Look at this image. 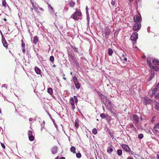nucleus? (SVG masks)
<instances>
[{
  "label": "nucleus",
  "mask_w": 159,
  "mask_h": 159,
  "mask_svg": "<svg viewBox=\"0 0 159 159\" xmlns=\"http://www.w3.org/2000/svg\"><path fill=\"white\" fill-rule=\"evenodd\" d=\"M73 82L74 83V84L75 83L78 82L77 81V77L76 76H74L73 77Z\"/></svg>",
  "instance_id": "nucleus-45"
},
{
  "label": "nucleus",
  "mask_w": 159,
  "mask_h": 159,
  "mask_svg": "<svg viewBox=\"0 0 159 159\" xmlns=\"http://www.w3.org/2000/svg\"><path fill=\"white\" fill-rule=\"evenodd\" d=\"M130 126L131 128H133L134 127V125L133 124H131L130 125Z\"/></svg>",
  "instance_id": "nucleus-54"
},
{
  "label": "nucleus",
  "mask_w": 159,
  "mask_h": 159,
  "mask_svg": "<svg viewBox=\"0 0 159 159\" xmlns=\"http://www.w3.org/2000/svg\"><path fill=\"white\" fill-rule=\"evenodd\" d=\"M122 148L126 152H130L131 150L128 146L125 144H122L121 145Z\"/></svg>",
  "instance_id": "nucleus-7"
},
{
  "label": "nucleus",
  "mask_w": 159,
  "mask_h": 159,
  "mask_svg": "<svg viewBox=\"0 0 159 159\" xmlns=\"http://www.w3.org/2000/svg\"><path fill=\"white\" fill-rule=\"evenodd\" d=\"M127 159H134V158L131 157H128Z\"/></svg>",
  "instance_id": "nucleus-55"
},
{
  "label": "nucleus",
  "mask_w": 159,
  "mask_h": 159,
  "mask_svg": "<svg viewBox=\"0 0 159 159\" xmlns=\"http://www.w3.org/2000/svg\"><path fill=\"white\" fill-rule=\"evenodd\" d=\"M70 18H73L75 20H78L79 19H82L81 13L79 11H76L75 13L72 14Z\"/></svg>",
  "instance_id": "nucleus-1"
},
{
  "label": "nucleus",
  "mask_w": 159,
  "mask_h": 159,
  "mask_svg": "<svg viewBox=\"0 0 159 159\" xmlns=\"http://www.w3.org/2000/svg\"><path fill=\"white\" fill-rule=\"evenodd\" d=\"M48 7L49 10L51 14H52L54 13V11L53 10V7L49 4H48Z\"/></svg>",
  "instance_id": "nucleus-14"
},
{
  "label": "nucleus",
  "mask_w": 159,
  "mask_h": 159,
  "mask_svg": "<svg viewBox=\"0 0 159 159\" xmlns=\"http://www.w3.org/2000/svg\"><path fill=\"white\" fill-rule=\"evenodd\" d=\"M38 9H39V10L43 11H44V10L42 7H39Z\"/></svg>",
  "instance_id": "nucleus-56"
},
{
  "label": "nucleus",
  "mask_w": 159,
  "mask_h": 159,
  "mask_svg": "<svg viewBox=\"0 0 159 159\" xmlns=\"http://www.w3.org/2000/svg\"><path fill=\"white\" fill-rule=\"evenodd\" d=\"M38 38L37 36H35L34 37L33 42L34 44H36L38 42Z\"/></svg>",
  "instance_id": "nucleus-19"
},
{
  "label": "nucleus",
  "mask_w": 159,
  "mask_h": 159,
  "mask_svg": "<svg viewBox=\"0 0 159 159\" xmlns=\"http://www.w3.org/2000/svg\"><path fill=\"white\" fill-rule=\"evenodd\" d=\"M141 18L139 16H136L134 18V22L137 23H139V22L141 21Z\"/></svg>",
  "instance_id": "nucleus-12"
},
{
  "label": "nucleus",
  "mask_w": 159,
  "mask_h": 159,
  "mask_svg": "<svg viewBox=\"0 0 159 159\" xmlns=\"http://www.w3.org/2000/svg\"><path fill=\"white\" fill-rule=\"evenodd\" d=\"M54 124L55 125V127L57 128V125L56 124V123H55V122H54Z\"/></svg>",
  "instance_id": "nucleus-59"
},
{
  "label": "nucleus",
  "mask_w": 159,
  "mask_h": 159,
  "mask_svg": "<svg viewBox=\"0 0 159 159\" xmlns=\"http://www.w3.org/2000/svg\"><path fill=\"white\" fill-rule=\"evenodd\" d=\"M57 148L56 146H54L53 147L51 150V151L52 152V153L53 154H56L57 152Z\"/></svg>",
  "instance_id": "nucleus-16"
},
{
  "label": "nucleus",
  "mask_w": 159,
  "mask_h": 159,
  "mask_svg": "<svg viewBox=\"0 0 159 159\" xmlns=\"http://www.w3.org/2000/svg\"><path fill=\"white\" fill-rule=\"evenodd\" d=\"M155 109L159 111V103H157L155 107Z\"/></svg>",
  "instance_id": "nucleus-43"
},
{
  "label": "nucleus",
  "mask_w": 159,
  "mask_h": 159,
  "mask_svg": "<svg viewBox=\"0 0 159 159\" xmlns=\"http://www.w3.org/2000/svg\"><path fill=\"white\" fill-rule=\"evenodd\" d=\"M157 93L155 95V98L157 99H159V92L158 90H157V92H156L155 93Z\"/></svg>",
  "instance_id": "nucleus-31"
},
{
  "label": "nucleus",
  "mask_w": 159,
  "mask_h": 159,
  "mask_svg": "<svg viewBox=\"0 0 159 159\" xmlns=\"http://www.w3.org/2000/svg\"><path fill=\"white\" fill-rule=\"evenodd\" d=\"M113 149L111 148V147H107V152L108 153L111 154L112 152H113Z\"/></svg>",
  "instance_id": "nucleus-18"
},
{
  "label": "nucleus",
  "mask_w": 159,
  "mask_h": 159,
  "mask_svg": "<svg viewBox=\"0 0 159 159\" xmlns=\"http://www.w3.org/2000/svg\"><path fill=\"white\" fill-rule=\"evenodd\" d=\"M70 151L72 152L73 153H76L75 148L74 146L71 147L70 149Z\"/></svg>",
  "instance_id": "nucleus-25"
},
{
  "label": "nucleus",
  "mask_w": 159,
  "mask_h": 159,
  "mask_svg": "<svg viewBox=\"0 0 159 159\" xmlns=\"http://www.w3.org/2000/svg\"><path fill=\"white\" fill-rule=\"evenodd\" d=\"M29 120L30 121H31L32 120V119L31 118H30L29 119Z\"/></svg>",
  "instance_id": "nucleus-61"
},
{
  "label": "nucleus",
  "mask_w": 159,
  "mask_h": 159,
  "mask_svg": "<svg viewBox=\"0 0 159 159\" xmlns=\"http://www.w3.org/2000/svg\"><path fill=\"white\" fill-rule=\"evenodd\" d=\"M32 4L34 9L36 11H38V10L39 6L37 5L36 3H34L33 2H32Z\"/></svg>",
  "instance_id": "nucleus-15"
},
{
  "label": "nucleus",
  "mask_w": 159,
  "mask_h": 159,
  "mask_svg": "<svg viewBox=\"0 0 159 159\" xmlns=\"http://www.w3.org/2000/svg\"><path fill=\"white\" fill-rule=\"evenodd\" d=\"M108 34H109V33H108V32H105V35H107Z\"/></svg>",
  "instance_id": "nucleus-63"
},
{
  "label": "nucleus",
  "mask_w": 159,
  "mask_h": 159,
  "mask_svg": "<svg viewBox=\"0 0 159 159\" xmlns=\"http://www.w3.org/2000/svg\"><path fill=\"white\" fill-rule=\"evenodd\" d=\"M133 27L134 30L138 31L140 29L141 24L139 23H136L134 25Z\"/></svg>",
  "instance_id": "nucleus-6"
},
{
  "label": "nucleus",
  "mask_w": 159,
  "mask_h": 159,
  "mask_svg": "<svg viewBox=\"0 0 159 159\" xmlns=\"http://www.w3.org/2000/svg\"><path fill=\"white\" fill-rule=\"evenodd\" d=\"M92 133L94 134H96L97 133V129L96 128H94L92 130Z\"/></svg>",
  "instance_id": "nucleus-32"
},
{
  "label": "nucleus",
  "mask_w": 159,
  "mask_h": 159,
  "mask_svg": "<svg viewBox=\"0 0 159 159\" xmlns=\"http://www.w3.org/2000/svg\"><path fill=\"white\" fill-rule=\"evenodd\" d=\"M2 87L5 88L6 89H7V85L5 84H3L2 85Z\"/></svg>",
  "instance_id": "nucleus-49"
},
{
  "label": "nucleus",
  "mask_w": 159,
  "mask_h": 159,
  "mask_svg": "<svg viewBox=\"0 0 159 159\" xmlns=\"http://www.w3.org/2000/svg\"><path fill=\"white\" fill-rule=\"evenodd\" d=\"M45 124V121L43 120V124H41V130L42 131L43 130V129L44 128V125Z\"/></svg>",
  "instance_id": "nucleus-37"
},
{
  "label": "nucleus",
  "mask_w": 159,
  "mask_h": 159,
  "mask_svg": "<svg viewBox=\"0 0 159 159\" xmlns=\"http://www.w3.org/2000/svg\"><path fill=\"white\" fill-rule=\"evenodd\" d=\"M154 72L153 70L152 71V70H151V75L150 76V77L151 78L150 80H151V79H152V77H154Z\"/></svg>",
  "instance_id": "nucleus-39"
},
{
  "label": "nucleus",
  "mask_w": 159,
  "mask_h": 159,
  "mask_svg": "<svg viewBox=\"0 0 159 159\" xmlns=\"http://www.w3.org/2000/svg\"><path fill=\"white\" fill-rule=\"evenodd\" d=\"M152 63L154 65H159V60L158 59H154L152 60Z\"/></svg>",
  "instance_id": "nucleus-17"
},
{
  "label": "nucleus",
  "mask_w": 159,
  "mask_h": 159,
  "mask_svg": "<svg viewBox=\"0 0 159 159\" xmlns=\"http://www.w3.org/2000/svg\"><path fill=\"white\" fill-rule=\"evenodd\" d=\"M147 64L149 65L150 67H151V66H152V65L151 62L148 60H147Z\"/></svg>",
  "instance_id": "nucleus-47"
},
{
  "label": "nucleus",
  "mask_w": 159,
  "mask_h": 159,
  "mask_svg": "<svg viewBox=\"0 0 159 159\" xmlns=\"http://www.w3.org/2000/svg\"><path fill=\"white\" fill-rule=\"evenodd\" d=\"M113 51L111 49L109 48L108 50V54L109 56H111L113 53Z\"/></svg>",
  "instance_id": "nucleus-34"
},
{
  "label": "nucleus",
  "mask_w": 159,
  "mask_h": 159,
  "mask_svg": "<svg viewBox=\"0 0 159 159\" xmlns=\"http://www.w3.org/2000/svg\"><path fill=\"white\" fill-rule=\"evenodd\" d=\"M69 102L71 105V109L74 110L75 109V106L74 104V100L73 98H70Z\"/></svg>",
  "instance_id": "nucleus-8"
},
{
  "label": "nucleus",
  "mask_w": 159,
  "mask_h": 159,
  "mask_svg": "<svg viewBox=\"0 0 159 159\" xmlns=\"http://www.w3.org/2000/svg\"><path fill=\"white\" fill-rule=\"evenodd\" d=\"M49 115L50 116V118L51 119V120H52V122H53V123H54V122H55V120L54 119H52V118L51 117V116L50 114H49Z\"/></svg>",
  "instance_id": "nucleus-51"
},
{
  "label": "nucleus",
  "mask_w": 159,
  "mask_h": 159,
  "mask_svg": "<svg viewBox=\"0 0 159 159\" xmlns=\"http://www.w3.org/2000/svg\"><path fill=\"white\" fill-rule=\"evenodd\" d=\"M48 92L50 94H52L53 93L52 89V88H49L48 89Z\"/></svg>",
  "instance_id": "nucleus-28"
},
{
  "label": "nucleus",
  "mask_w": 159,
  "mask_h": 159,
  "mask_svg": "<svg viewBox=\"0 0 159 159\" xmlns=\"http://www.w3.org/2000/svg\"><path fill=\"white\" fill-rule=\"evenodd\" d=\"M86 14H88V13H89V12H88V7L87 6H86Z\"/></svg>",
  "instance_id": "nucleus-52"
},
{
  "label": "nucleus",
  "mask_w": 159,
  "mask_h": 159,
  "mask_svg": "<svg viewBox=\"0 0 159 159\" xmlns=\"http://www.w3.org/2000/svg\"><path fill=\"white\" fill-rule=\"evenodd\" d=\"M3 96V98H4V100L5 101L6 100V101H8V100H7V99L6 98L5 96Z\"/></svg>",
  "instance_id": "nucleus-57"
},
{
  "label": "nucleus",
  "mask_w": 159,
  "mask_h": 159,
  "mask_svg": "<svg viewBox=\"0 0 159 159\" xmlns=\"http://www.w3.org/2000/svg\"><path fill=\"white\" fill-rule=\"evenodd\" d=\"M100 97L101 99L102 100V102L105 104V106L107 107L108 108V105H107V103H105V102H106L107 100V98L106 96H104L102 94H101L100 95Z\"/></svg>",
  "instance_id": "nucleus-4"
},
{
  "label": "nucleus",
  "mask_w": 159,
  "mask_h": 159,
  "mask_svg": "<svg viewBox=\"0 0 159 159\" xmlns=\"http://www.w3.org/2000/svg\"><path fill=\"white\" fill-rule=\"evenodd\" d=\"M86 17H87V21H88L87 23L88 24H89V13H88V14H86Z\"/></svg>",
  "instance_id": "nucleus-42"
},
{
  "label": "nucleus",
  "mask_w": 159,
  "mask_h": 159,
  "mask_svg": "<svg viewBox=\"0 0 159 159\" xmlns=\"http://www.w3.org/2000/svg\"><path fill=\"white\" fill-rule=\"evenodd\" d=\"M81 156V154L80 153H77L76 154V157L77 158H79Z\"/></svg>",
  "instance_id": "nucleus-46"
},
{
  "label": "nucleus",
  "mask_w": 159,
  "mask_h": 159,
  "mask_svg": "<svg viewBox=\"0 0 159 159\" xmlns=\"http://www.w3.org/2000/svg\"><path fill=\"white\" fill-rule=\"evenodd\" d=\"M72 62L74 63L77 67H79V63L78 61H77L76 58Z\"/></svg>",
  "instance_id": "nucleus-22"
},
{
  "label": "nucleus",
  "mask_w": 159,
  "mask_h": 159,
  "mask_svg": "<svg viewBox=\"0 0 159 159\" xmlns=\"http://www.w3.org/2000/svg\"><path fill=\"white\" fill-rule=\"evenodd\" d=\"M35 70L36 72L38 74H40L41 70L40 69L37 67H35Z\"/></svg>",
  "instance_id": "nucleus-21"
},
{
  "label": "nucleus",
  "mask_w": 159,
  "mask_h": 159,
  "mask_svg": "<svg viewBox=\"0 0 159 159\" xmlns=\"http://www.w3.org/2000/svg\"><path fill=\"white\" fill-rule=\"evenodd\" d=\"M107 103V105H108V108H109V107L108 105H111V102L108 99H107V100L106 102H105V103Z\"/></svg>",
  "instance_id": "nucleus-33"
},
{
  "label": "nucleus",
  "mask_w": 159,
  "mask_h": 159,
  "mask_svg": "<svg viewBox=\"0 0 159 159\" xmlns=\"http://www.w3.org/2000/svg\"><path fill=\"white\" fill-rule=\"evenodd\" d=\"M132 121L135 125H137L139 122V118L138 116L136 115H134L133 116Z\"/></svg>",
  "instance_id": "nucleus-3"
},
{
  "label": "nucleus",
  "mask_w": 159,
  "mask_h": 159,
  "mask_svg": "<svg viewBox=\"0 0 159 159\" xmlns=\"http://www.w3.org/2000/svg\"><path fill=\"white\" fill-rule=\"evenodd\" d=\"M130 38L131 40L136 41L138 39V34L136 32L133 33Z\"/></svg>",
  "instance_id": "nucleus-5"
},
{
  "label": "nucleus",
  "mask_w": 159,
  "mask_h": 159,
  "mask_svg": "<svg viewBox=\"0 0 159 159\" xmlns=\"http://www.w3.org/2000/svg\"><path fill=\"white\" fill-rule=\"evenodd\" d=\"M71 48L73 49L74 52H76L77 53H80V49L79 48H76L75 45L70 44V45Z\"/></svg>",
  "instance_id": "nucleus-10"
},
{
  "label": "nucleus",
  "mask_w": 159,
  "mask_h": 159,
  "mask_svg": "<svg viewBox=\"0 0 159 159\" xmlns=\"http://www.w3.org/2000/svg\"><path fill=\"white\" fill-rule=\"evenodd\" d=\"M22 52L23 53H25V48H23Z\"/></svg>",
  "instance_id": "nucleus-53"
},
{
  "label": "nucleus",
  "mask_w": 159,
  "mask_h": 159,
  "mask_svg": "<svg viewBox=\"0 0 159 159\" xmlns=\"http://www.w3.org/2000/svg\"><path fill=\"white\" fill-rule=\"evenodd\" d=\"M49 60L51 62H52V63H53L54 60V57L52 56H51L50 57Z\"/></svg>",
  "instance_id": "nucleus-35"
},
{
  "label": "nucleus",
  "mask_w": 159,
  "mask_h": 159,
  "mask_svg": "<svg viewBox=\"0 0 159 159\" xmlns=\"http://www.w3.org/2000/svg\"><path fill=\"white\" fill-rule=\"evenodd\" d=\"M2 5L5 7H7V6L8 5L6 3V2L5 0H2Z\"/></svg>",
  "instance_id": "nucleus-29"
},
{
  "label": "nucleus",
  "mask_w": 159,
  "mask_h": 159,
  "mask_svg": "<svg viewBox=\"0 0 159 159\" xmlns=\"http://www.w3.org/2000/svg\"><path fill=\"white\" fill-rule=\"evenodd\" d=\"M75 4V2H73L72 1H70L69 3V4L70 6L71 7H74Z\"/></svg>",
  "instance_id": "nucleus-30"
},
{
  "label": "nucleus",
  "mask_w": 159,
  "mask_h": 159,
  "mask_svg": "<svg viewBox=\"0 0 159 159\" xmlns=\"http://www.w3.org/2000/svg\"><path fill=\"white\" fill-rule=\"evenodd\" d=\"M29 139L30 141H33L34 139V137L33 135L29 136Z\"/></svg>",
  "instance_id": "nucleus-36"
},
{
  "label": "nucleus",
  "mask_w": 159,
  "mask_h": 159,
  "mask_svg": "<svg viewBox=\"0 0 159 159\" xmlns=\"http://www.w3.org/2000/svg\"><path fill=\"white\" fill-rule=\"evenodd\" d=\"M130 153L132 155H133L134 154V152L131 150Z\"/></svg>",
  "instance_id": "nucleus-58"
},
{
  "label": "nucleus",
  "mask_w": 159,
  "mask_h": 159,
  "mask_svg": "<svg viewBox=\"0 0 159 159\" xmlns=\"http://www.w3.org/2000/svg\"><path fill=\"white\" fill-rule=\"evenodd\" d=\"M60 159H65V158L64 157H61Z\"/></svg>",
  "instance_id": "nucleus-64"
},
{
  "label": "nucleus",
  "mask_w": 159,
  "mask_h": 159,
  "mask_svg": "<svg viewBox=\"0 0 159 159\" xmlns=\"http://www.w3.org/2000/svg\"><path fill=\"white\" fill-rule=\"evenodd\" d=\"M143 102L145 104L147 105L148 104L152 103L153 102V100L148 98H144Z\"/></svg>",
  "instance_id": "nucleus-9"
},
{
  "label": "nucleus",
  "mask_w": 159,
  "mask_h": 159,
  "mask_svg": "<svg viewBox=\"0 0 159 159\" xmlns=\"http://www.w3.org/2000/svg\"><path fill=\"white\" fill-rule=\"evenodd\" d=\"M28 135L29 136L33 135V132L32 131L29 130L28 131Z\"/></svg>",
  "instance_id": "nucleus-44"
},
{
  "label": "nucleus",
  "mask_w": 159,
  "mask_h": 159,
  "mask_svg": "<svg viewBox=\"0 0 159 159\" xmlns=\"http://www.w3.org/2000/svg\"><path fill=\"white\" fill-rule=\"evenodd\" d=\"M79 120H76L75 122V126L76 128H78L79 126Z\"/></svg>",
  "instance_id": "nucleus-24"
},
{
  "label": "nucleus",
  "mask_w": 159,
  "mask_h": 159,
  "mask_svg": "<svg viewBox=\"0 0 159 159\" xmlns=\"http://www.w3.org/2000/svg\"><path fill=\"white\" fill-rule=\"evenodd\" d=\"M22 42V46L23 48H25V44L23 42L22 40H21Z\"/></svg>",
  "instance_id": "nucleus-48"
},
{
  "label": "nucleus",
  "mask_w": 159,
  "mask_h": 159,
  "mask_svg": "<svg viewBox=\"0 0 159 159\" xmlns=\"http://www.w3.org/2000/svg\"><path fill=\"white\" fill-rule=\"evenodd\" d=\"M127 60V58H125L124 59V61H126Z\"/></svg>",
  "instance_id": "nucleus-62"
},
{
  "label": "nucleus",
  "mask_w": 159,
  "mask_h": 159,
  "mask_svg": "<svg viewBox=\"0 0 159 159\" xmlns=\"http://www.w3.org/2000/svg\"><path fill=\"white\" fill-rule=\"evenodd\" d=\"M157 90L159 92V82L158 84L155 86L152 90L149 91V94L150 96L152 97L153 95L157 92Z\"/></svg>",
  "instance_id": "nucleus-2"
},
{
  "label": "nucleus",
  "mask_w": 159,
  "mask_h": 159,
  "mask_svg": "<svg viewBox=\"0 0 159 159\" xmlns=\"http://www.w3.org/2000/svg\"><path fill=\"white\" fill-rule=\"evenodd\" d=\"M100 116L102 119H104L106 117V116L104 113L101 114L100 115Z\"/></svg>",
  "instance_id": "nucleus-38"
},
{
  "label": "nucleus",
  "mask_w": 159,
  "mask_h": 159,
  "mask_svg": "<svg viewBox=\"0 0 159 159\" xmlns=\"http://www.w3.org/2000/svg\"><path fill=\"white\" fill-rule=\"evenodd\" d=\"M143 137V135L142 134H139L138 135V138L140 139H142Z\"/></svg>",
  "instance_id": "nucleus-41"
},
{
  "label": "nucleus",
  "mask_w": 159,
  "mask_h": 159,
  "mask_svg": "<svg viewBox=\"0 0 159 159\" xmlns=\"http://www.w3.org/2000/svg\"><path fill=\"white\" fill-rule=\"evenodd\" d=\"M68 57L69 61L72 62L76 58L74 55L69 54Z\"/></svg>",
  "instance_id": "nucleus-13"
},
{
  "label": "nucleus",
  "mask_w": 159,
  "mask_h": 159,
  "mask_svg": "<svg viewBox=\"0 0 159 159\" xmlns=\"http://www.w3.org/2000/svg\"><path fill=\"white\" fill-rule=\"evenodd\" d=\"M157 159H159V155L157 154Z\"/></svg>",
  "instance_id": "nucleus-60"
},
{
  "label": "nucleus",
  "mask_w": 159,
  "mask_h": 159,
  "mask_svg": "<svg viewBox=\"0 0 159 159\" xmlns=\"http://www.w3.org/2000/svg\"><path fill=\"white\" fill-rule=\"evenodd\" d=\"M159 129V123H157L155 125L154 127V130L157 132H158V131L157 129Z\"/></svg>",
  "instance_id": "nucleus-20"
},
{
  "label": "nucleus",
  "mask_w": 159,
  "mask_h": 159,
  "mask_svg": "<svg viewBox=\"0 0 159 159\" xmlns=\"http://www.w3.org/2000/svg\"><path fill=\"white\" fill-rule=\"evenodd\" d=\"M1 146H2V148L3 149L5 148V145H4V144H3V143H1Z\"/></svg>",
  "instance_id": "nucleus-50"
},
{
  "label": "nucleus",
  "mask_w": 159,
  "mask_h": 159,
  "mask_svg": "<svg viewBox=\"0 0 159 159\" xmlns=\"http://www.w3.org/2000/svg\"><path fill=\"white\" fill-rule=\"evenodd\" d=\"M117 154L119 156H121L122 154V151L120 149H118L116 151Z\"/></svg>",
  "instance_id": "nucleus-23"
},
{
  "label": "nucleus",
  "mask_w": 159,
  "mask_h": 159,
  "mask_svg": "<svg viewBox=\"0 0 159 159\" xmlns=\"http://www.w3.org/2000/svg\"><path fill=\"white\" fill-rule=\"evenodd\" d=\"M73 99H74V100H75V103L76 104H77V103L78 101L77 97L76 96H74V98Z\"/></svg>",
  "instance_id": "nucleus-40"
},
{
  "label": "nucleus",
  "mask_w": 159,
  "mask_h": 159,
  "mask_svg": "<svg viewBox=\"0 0 159 159\" xmlns=\"http://www.w3.org/2000/svg\"><path fill=\"white\" fill-rule=\"evenodd\" d=\"M2 36V44H3V46L5 47L6 48H7L8 47V45L5 39V38L3 37L2 34V32H1Z\"/></svg>",
  "instance_id": "nucleus-11"
},
{
  "label": "nucleus",
  "mask_w": 159,
  "mask_h": 159,
  "mask_svg": "<svg viewBox=\"0 0 159 159\" xmlns=\"http://www.w3.org/2000/svg\"><path fill=\"white\" fill-rule=\"evenodd\" d=\"M111 3L113 7L115 8L117 6L116 5V2L115 1L112 0Z\"/></svg>",
  "instance_id": "nucleus-27"
},
{
  "label": "nucleus",
  "mask_w": 159,
  "mask_h": 159,
  "mask_svg": "<svg viewBox=\"0 0 159 159\" xmlns=\"http://www.w3.org/2000/svg\"><path fill=\"white\" fill-rule=\"evenodd\" d=\"M75 86L77 89H79L80 88V84L78 83V82L75 83L74 84Z\"/></svg>",
  "instance_id": "nucleus-26"
}]
</instances>
